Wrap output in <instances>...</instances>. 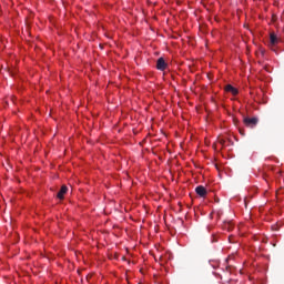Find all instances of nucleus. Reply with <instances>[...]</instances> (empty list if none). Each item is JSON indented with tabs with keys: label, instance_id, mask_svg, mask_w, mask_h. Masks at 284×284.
Listing matches in <instances>:
<instances>
[{
	"label": "nucleus",
	"instance_id": "obj_3",
	"mask_svg": "<svg viewBox=\"0 0 284 284\" xmlns=\"http://www.w3.org/2000/svg\"><path fill=\"white\" fill-rule=\"evenodd\" d=\"M156 68L161 72H163L168 68V63L165 62V59L159 58L156 61Z\"/></svg>",
	"mask_w": 284,
	"mask_h": 284
},
{
	"label": "nucleus",
	"instance_id": "obj_1",
	"mask_svg": "<svg viewBox=\"0 0 284 284\" xmlns=\"http://www.w3.org/2000/svg\"><path fill=\"white\" fill-rule=\"evenodd\" d=\"M243 121L246 128L254 129L255 125H258V118H244Z\"/></svg>",
	"mask_w": 284,
	"mask_h": 284
},
{
	"label": "nucleus",
	"instance_id": "obj_8",
	"mask_svg": "<svg viewBox=\"0 0 284 284\" xmlns=\"http://www.w3.org/2000/svg\"><path fill=\"white\" fill-rule=\"evenodd\" d=\"M220 143H221L222 145H224V144H225V140H220Z\"/></svg>",
	"mask_w": 284,
	"mask_h": 284
},
{
	"label": "nucleus",
	"instance_id": "obj_4",
	"mask_svg": "<svg viewBox=\"0 0 284 284\" xmlns=\"http://www.w3.org/2000/svg\"><path fill=\"white\" fill-rule=\"evenodd\" d=\"M278 43V37H276V33L270 34V45L274 48V45H277Z\"/></svg>",
	"mask_w": 284,
	"mask_h": 284
},
{
	"label": "nucleus",
	"instance_id": "obj_7",
	"mask_svg": "<svg viewBox=\"0 0 284 284\" xmlns=\"http://www.w3.org/2000/svg\"><path fill=\"white\" fill-rule=\"evenodd\" d=\"M225 229L230 231L234 230V224H232V222H229L227 224H225Z\"/></svg>",
	"mask_w": 284,
	"mask_h": 284
},
{
	"label": "nucleus",
	"instance_id": "obj_5",
	"mask_svg": "<svg viewBox=\"0 0 284 284\" xmlns=\"http://www.w3.org/2000/svg\"><path fill=\"white\" fill-rule=\"evenodd\" d=\"M225 92H231L233 97H236V94H239V89L234 88L232 84H227L225 87Z\"/></svg>",
	"mask_w": 284,
	"mask_h": 284
},
{
	"label": "nucleus",
	"instance_id": "obj_2",
	"mask_svg": "<svg viewBox=\"0 0 284 284\" xmlns=\"http://www.w3.org/2000/svg\"><path fill=\"white\" fill-rule=\"evenodd\" d=\"M195 192H196V195L201 196L202 199H204V196H207V190L203 185L196 186Z\"/></svg>",
	"mask_w": 284,
	"mask_h": 284
},
{
	"label": "nucleus",
	"instance_id": "obj_6",
	"mask_svg": "<svg viewBox=\"0 0 284 284\" xmlns=\"http://www.w3.org/2000/svg\"><path fill=\"white\" fill-rule=\"evenodd\" d=\"M68 193V186L62 185L60 191L58 192L57 196L61 200Z\"/></svg>",
	"mask_w": 284,
	"mask_h": 284
}]
</instances>
